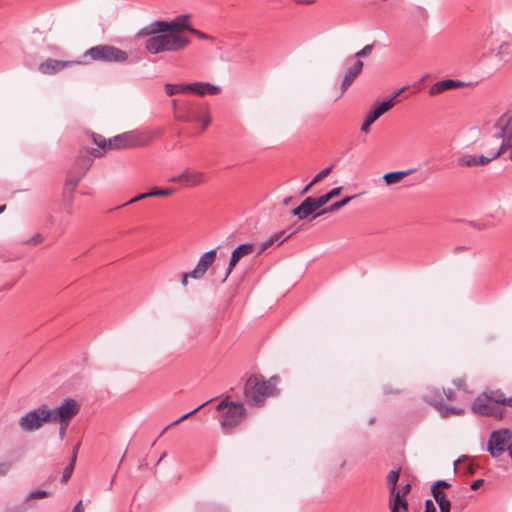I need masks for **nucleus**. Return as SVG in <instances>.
<instances>
[{
  "label": "nucleus",
  "mask_w": 512,
  "mask_h": 512,
  "mask_svg": "<svg viewBox=\"0 0 512 512\" xmlns=\"http://www.w3.org/2000/svg\"><path fill=\"white\" fill-rule=\"evenodd\" d=\"M507 451L509 452V455L512 458V443L508 444Z\"/></svg>",
  "instance_id": "nucleus-63"
},
{
  "label": "nucleus",
  "mask_w": 512,
  "mask_h": 512,
  "mask_svg": "<svg viewBox=\"0 0 512 512\" xmlns=\"http://www.w3.org/2000/svg\"><path fill=\"white\" fill-rule=\"evenodd\" d=\"M492 399V402L497 406V404H506L507 398L505 397L504 393L501 391H495L493 392V395L490 397Z\"/></svg>",
  "instance_id": "nucleus-36"
},
{
  "label": "nucleus",
  "mask_w": 512,
  "mask_h": 512,
  "mask_svg": "<svg viewBox=\"0 0 512 512\" xmlns=\"http://www.w3.org/2000/svg\"><path fill=\"white\" fill-rule=\"evenodd\" d=\"M78 448H79V444H77V445L73 448L72 455H71V458H70V462H69V463H73V466H75V462H76V458H77Z\"/></svg>",
  "instance_id": "nucleus-53"
},
{
  "label": "nucleus",
  "mask_w": 512,
  "mask_h": 512,
  "mask_svg": "<svg viewBox=\"0 0 512 512\" xmlns=\"http://www.w3.org/2000/svg\"><path fill=\"white\" fill-rule=\"evenodd\" d=\"M463 85H464L463 82L453 80V79H446V80L438 81L430 87L429 94L437 95L445 90L461 87Z\"/></svg>",
  "instance_id": "nucleus-21"
},
{
  "label": "nucleus",
  "mask_w": 512,
  "mask_h": 512,
  "mask_svg": "<svg viewBox=\"0 0 512 512\" xmlns=\"http://www.w3.org/2000/svg\"><path fill=\"white\" fill-rule=\"evenodd\" d=\"M92 140L98 146L99 149L92 148L91 150H88L87 153L90 154L91 156L98 158L101 157L105 152L110 150L108 148V140L104 136L93 133Z\"/></svg>",
  "instance_id": "nucleus-22"
},
{
  "label": "nucleus",
  "mask_w": 512,
  "mask_h": 512,
  "mask_svg": "<svg viewBox=\"0 0 512 512\" xmlns=\"http://www.w3.org/2000/svg\"><path fill=\"white\" fill-rule=\"evenodd\" d=\"M238 261H239V259L234 257V255L231 254V258H230V261H229V264H228L225 276L222 279V282H225L227 280L228 276L230 275V273L232 272L233 268L238 263Z\"/></svg>",
  "instance_id": "nucleus-39"
},
{
  "label": "nucleus",
  "mask_w": 512,
  "mask_h": 512,
  "mask_svg": "<svg viewBox=\"0 0 512 512\" xmlns=\"http://www.w3.org/2000/svg\"><path fill=\"white\" fill-rule=\"evenodd\" d=\"M298 4H312L315 0H294Z\"/></svg>",
  "instance_id": "nucleus-61"
},
{
  "label": "nucleus",
  "mask_w": 512,
  "mask_h": 512,
  "mask_svg": "<svg viewBox=\"0 0 512 512\" xmlns=\"http://www.w3.org/2000/svg\"><path fill=\"white\" fill-rule=\"evenodd\" d=\"M313 185H314V184H311V181H310V182H309V183H308V184H307V185L302 189V191H301V195L306 194V193L310 190V188H311Z\"/></svg>",
  "instance_id": "nucleus-60"
},
{
  "label": "nucleus",
  "mask_w": 512,
  "mask_h": 512,
  "mask_svg": "<svg viewBox=\"0 0 512 512\" xmlns=\"http://www.w3.org/2000/svg\"><path fill=\"white\" fill-rule=\"evenodd\" d=\"M414 171H416V169L412 168V169L405 170V171L389 172L383 176V179L385 180L387 185L395 184V183L400 182L404 177L410 175Z\"/></svg>",
  "instance_id": "nucleus-24"
},
{
  "label": "nucleus",
  "mask_w": 512,
  "mask_h": 512,
  "mask_svg": "<svg viewBox=\"0 0 512 512\" xmlns=\"http://www.w3.org/2000/svg\"><path fill=\"white\" fill-rule=\"evenodd\" d=\"M93 159L87 152H82L76 158L71 169L68 172L65 184H64V195L71 201L73 198V192L78 186L80 180L86 175L88 170L91 168Z\"/></svg>",
  "instance_id": "nucleus-5"
},
{
  "label": "nucleus",
  "mask_w": 512,
  "mask_h": 512,
  "mask_svg": "<svg viewBox=\"0 0 512 512\" xmlns=\"http://www.w3.org/2000/svg\"><path fill=\"white\" fill-rule=\"evenodd\" d=\"M505 405L509 406V407H512V397L507 398Z\"/></svg>",
  "instance_id": "nucleus-62"
},
{
  "label": "nucleus",
  "mask_w": 512,
  "mask_h": 512,
  "mask_svg": "<svg viewBox=\"0 0 512 512\" xmlns=\"http://www.w3.org/2000/svg\"><path fill=\"white\" fill-rule=\"evenodd\" d=\"M148 197H150V196L147 195V192L146 193H141V194L135 196L134 198H132L131 200H129L126 204L135 203L137 201L143 200V199L148 198Z\"/></svg>",
  "instance_id": "nucleus-49"
},
{
  "label": "nucleus",
  "mask_w": 512,
  "mask_h": 512,
  "mask_svg": "<svg viewBox=\"0 0 512 512\" xmlns=\"http://www.w3.org/2000/svg\"><path fill=\"white\" fill-rule=\"evenodd\" d=\"M227 395L217 405V411H224L220 424L223 430H230L237 427L245 418L246 409L242 402H231Z\"/></svg>",
  "instance_id": "nucleus-6"
},
{
  "label": "nucleus",
  "mask_w": 512,
  "mask_h": 512,
  "mask_svg": "<svg viewBox=\"0 0 512 512\" xmlns=\"http://www.w3.org/2000/svg\"><path fill=\"white\" fill-rule=\"evenodd\" d=\"M50 495H51V493L49 491L38 489V490H34V491L30 492L26 497V501L42 499V498L48 497Z\"/></svg>",
  "instance_id": "nucleus-30"
},
{
  "label": "nucleus",
  "mask_w": 512,
  "mask_h": 512,
  "mask_svg": "<svg viewBox=\"0 0 512 512\" xmlns=\"http://www.w3.org/2000/svg\"><path fill=\"white\" fill-rule=\"evenodd\" d=\"M431 493H432L437 504H443L449 500L446 497V494L441 489L431 488Z\"/></svg>",
  "instance_id": "nucleus-32"
},
{
  "label": "nucleus",
  "mask_w": 512,
  "mask_h": 512,
  "mask_svg": "<svg viewBox=\"0 0 512 512\" xmlns=\"http://www.w3.org/2000/svg\"><path fill=\"white\" fill-rule=\"evenodd\" d=\"M51 415L49 406L42 404L25 413L18 420V425L24 432H33L40 429L45 423L51 422Z\"/></svg>",
  "instance_id": "nucleus-9"
},
{
  "label": "nucleus",
  "mask_w": 512,
  "mask_h": 512,
  "mask_svg": "<svg viewBox=\"0 0 512 512\" xmlns=\"http://www.w3.org/2000/svg\"><path fill=\"white\" fill-rule=\"evenodd\" d=\"M364 63L362 60L356 59L354 63L347 68L341 83V91L345 92L362 72Z\"/></svg>",
  "instance_id": "nucleus-18"
},
{
  "label": "nucleus",
  "mask_w": 512,
  "mask_h": 512,
  "mask_svg": "<svg viewBox=\"0 0 512 512\" xmlns=\"http://www.w3.org/2000/svg\"><path fill=\"white\" fill-rule=\"evenodd\" d=\"M424 505V512H436V507L431 499H427Z\"/></svg>",
  "instance_id": "nucleus-47"
},
{
  "label": "nucleus",
  "mask_w": 512,
  "mask_h": 512,
  "mask_svg": "<svg viewBox=\"0 0 512 512\" xmlns=\"http://www.w3.org/2000/svg\"><path fill=\"white\" fill-rule=\"evenodd\" d=\"M60 423V428H59V438L61 440L64 439L65 435H66V430L69 426V422H59Z\"/></svg>",
  "instance_id": "nucleus-45"
},
{
  "label": "nucleus",
  "mask_w": 512,
  "mask_h": 512,
  "mask_svg": "<svg viewBox=\"0 0 512 512\" xmlns=\"http://www.w3.org/2000/svg\"><path fill=\"white\" fill-rule=\"evenodd\" d=\"M81 63H82L81 61H75V60L64 61V60H56V59L48 58L39 64L38 70L41 74L53 75L65 68H68V67H71L74 65H78Z\"/></svg>",
  "instance_id": "nucleus-15"
},
{
  "label": "nucleus",
  "mask_w": 512,
  "mask_h": 512,
  "mask_svg": "<svg viewBox=\"0 0 512 512\" xmlns=\"http://www.w3.org/2000/svg\"><path fill=\"white\" fill-rule=\"evenodd\" d=\"M444 394L448 400L454 399V391L451 388L444 389Z\"/></svg>",
  "instance_id": "nucleus-56"
},
{
  "label": "nucleus",
  "mask_w": 512,
  "mask_h": 512,
  "mask_svg": "<svg viewBox=\"0 0 512 512\" xmlns=\"http://www.w3.org/2000/svg\"><path fill=\"white\" fill-rule=\"evenodd\" d=\"M253 250H254V245L253 244L244 243V244H241L238 247H236L232 251L231 254L234 255V257H236V258H238L240 260L242 257L251 254L253 252Z\"/></svg>",
  "instance_id": "nucleus-26"
},
{
  "label": "nucleus",
  "mask_w": 512,
  "mask_h": 512,
  "mask_svg": "<svg viewBox=\"0 0 512 512\" xmlns=\"http://www.w3.org/2000/svg\"><path fill=\"white\" fill-rule=\"evenodd\" d=\"M435 407L442 409L443 417H448L449 415H462L464 413V409L452 407V406H441V403H435Z\"/></svg>",
  "instance_id": "nucleus-29"
},
{
  "label": "nucleus",
  "mask_w": 512,
  "mask_h": 512,
  "mask_svg": "<svg viewBox=\"0 0 512 512\" xmlns=\"http://www.w3.org/2000/svg\"><path fill=\"white\" fill-rule=\"evenodd\" d=\"M149 38L145 41V49L151 54H158L161 52H177L190 44V39L175 33H155L148 35Z\"/></svg>",
  "instance_id": "nucleus-3"
},
{
  "label": "nucleus",
  "mask_w": 512,
  "mask_h": 512,
  "mask_svg": "<svg viewBox=\"0 0 512 512\" xmlns=\"http://www.w3.org/2000/svg\"><path fill=\"white\" fill-rule=\"evenodd\" d=\"M167 181L170 183H179L184 185V171L180 174L169 177Z\"/></svg>",
  "instance_id": "nucleus-41"
},
{
  "label": "nucleus",
  "mask_w": 512,
  "mask_h": 512,
  "mask_svg": "<svg viewBox=\"0 0 512 512\" xmlns=\"http://www.w3.org/2000/svg\"><path fill=\"white\" fill-rule=\"evenodd\" d=\"M453 383H454V385H455L457 388H459V389H460V388H463V387H464V385H465V381H464V379H461V378H458V379L453 380Z\"/></svg>",
  "instance_id": "nucleus-58"
},
{
  "label": "nucleus",
  "mask_w": 512,
  "mask_h": 512,
  "mask_svg": "<svg viewBox=\"0 0 512 512\" xmlns=\"http://www.w3.org/2000/svg\"><path fill=\"white\" fill-rule=\"evenodd\" d=\"M512 121V114L510 112L504 113L498 121L495 123L494 128L496 132L494 133V137L498 139H502V143L500 148L497 152H495L491 157H486L483 155L476 156V155H464L459 158L458 163L460 166L465 167H472V166H479V165H486L490 163L492 160L498 158L500 155H502L507 150V144L504 137L508 133V128L510 126V123Z\"/></svg>",
  "instance_id": "nucleus-2"
},
{
  "label": "nucleus",
  "mask_w": 512,
  "mask_h": 512,
  "mask_svg": "<svg viewBox=\"0 0 512 512\" xmlns=\"http://www.w3.org/2000/svg\"><path fill=\"white\" fill-rule=\"evenodd\" d=\"M341 190H342V187H335L327 193H328L330 199H332V198L338 196L340 194Z\"/></svg>",
  "instance_id": "nucleus-51"
},
{
  "label": "nucleus",
  "mask_w": 512,
  "mask_h": 512,
  "mask_svg": "<svg viewBox=\"0 0 512 512\" xmlns=\"http://www.w3.org/2000/svg\"><path fill=\"white\" fill-rule=\"evenodd\" d=\"M271 245H273L272 241L270 240V238L268 240H266L265 242H263L259 248V251H258V254H261L262 252H264L268 247H270Z\"/></svg>",
  "instance_id": "nucleus-50"
},
{
  "label": "nucleus",
  "mask_w": 512,
  "mask_h": 512,
  "mask_svg": "<svg viewBox=\"0 0 512 512\" xmlns=\"http://www.w3.org/2000/svg\"><path fill=\"white\" fill-rule=\"evenodd\" d=\"M331 199L328 195V193L324 194V195H321L319 197H315V201L318 205L319 208H321L322 206H324L327 202H329Z\"/></svg>",
  "instance_id": "nucleus-42"
},
{
  "label": "nucleus",
  "mask_w": 512,
  "mask_h": 512,
  "mask_svg": "<svg viewBox=\"0 0 512 512\" xmlns=\"http://www.w3.org/2000/svg\"><path fill=\"white\" fill-rule=\"evenodd\" d=\"M506 144H507V146H508V147H507V149H508V148H511V151H510V154H509V160H511V161H512V146H511L507 141H506Z\"/></svg>",
  "instance_id": "nucleus-64"
},
{
  "label": "nucleus",
  "mask_w": 512,
  "mask_h": 512,
  "mask_svg": "<svg viewBox=\"0 0 512 512\" xmlns=\"http://www.w3.org/2000/svg\"><path fill=\"white\" fill-rule=\"evenodd\" d=\"M406 88L405 87H402L400 88L399 90H397L393 95L392 97L389 99V100H392V102L395 103V99L405 90Z\"/></svg>",
  "instance_id": "nucleus-59"
},
{
  "label": "nucleus",
  "mask_w": 512,
  "mask_h": 512,
  "mask_svg": "<svg viewBox=\"0 0 512 512\" xmlns=\"http://www.w3.org/2000/svg\"><path fill=\"white\" fill-rule=\"evenodd\" d=\"M357 196L358 195L347 196L339 201H336V202L332 203L330 206H328V207L322 209L321 211L317 212L316 214H314V216L312 218L315 219L324 214L334 213L337 210L344 207L345 205H347L352 199L356 198Z\"/></svg>",
  "instance_id": "nucleus-23"
},
{
  "label": "nucleus",
  "mask_w": 512,
  "mask_h": 512,
  "mask_svg": "<svg viewBox=\"0 0 512 512\" xmlns=\"http://www.w3.org/2000/svg\"><path fill=\"white\" fill-rule=\"evenodd\" d=\"M411 490V484L407 483L406 485H404L401 489V495H403V497L406 496V494H408Z\"/></svg>",
  "instance_id": "nucleus-57"
},
{
  "label": "nucleus",
  "mask_w": 512,
  "mask_h": 512,
  "mask_svg": "<svg viewBox=\"0 0 512 512\" xmlns=\"http://www.w3.org/2000/svg\"><path fill=\"white\" fill-rule=\"evenodd\" d=\"M450 487H451L450 483H448L446 480H438L435 483H433L431 486V488H433V489H441V488L447 489Z\"/></svg>",
  "instance_id": "nucleus-43"
},
{
  "label": "nucleus",
  "mask_w": 512,
  "mask_h": 512,
  "mask_svg": "<svg viewBox=\"0 0 512 512\" xmlns=\"http://www.w3.org/2000/svg\"><path fill=\"white\" fill-rule=\"evenodd\" d=\"M319 209L315 197H306L303 202L292 210V214L299 220L306 219L308 216L316 214Z\"/></svg>",
  "instance_id": "nucleus-17"
},
{
  "label": "nucleus",
  "mask_w": 512,
  "mask_h": 512,
  "mask_svg": "<svg viewBox=\"0 0 512 512\" xmlns=\"http://www.w3.org/2000/svg\"><path fill=\"white\" fill-rule=\"evenodd\" d=\"M186 88H188L189 92L195 93L199 96L204 95H217L221 92V88L219 86L210 84L208 82H194L187 84Z\"/></svg>",
  "instance_id": "nucleus-20"
},
{
  "label": "nucleus",
  "mask_w": 512,
  "mask_h": 512,
  "mask_svg": "<svg viewBox=\"0 0 512 512\" xmlns=\"http://www.w3.org/2000/svg\"><path fill=\"white\" fill-rule=\"evenodd\" d=\"M173 113L177 120L181 122H201L202 131H204L211 122L206 110L199 104L173 100Z\"/></svg>",
  "instance_id": "nucleus-4"
},
{
  "label": "nucleus",
  "mask_w": 512,
  "mask_h": 512,
  "mask_svg": "<svg viewBox=\"0 0 512 512\" xmlns=\"http://www.w3.org/2000/svg\"><path fill=\"white\" fill-rule=\"evenodd\" d=\"M373 48V44L365 45L361 50L354 54V57L361 60V58L368 56L372 52Z\"/></svg>",
  "instance_id": "nucleus-35"
},
{
  "label": "nucleus",
  "mask_w": 512,
  "mask_h": 512,
  "mask_svg": "<svg viewBox=\"0 0 512 512\" xmlns=\"http://www.w3.org/2000/svg\"><path fill=\"white\" fill-rule=\"evenodd\" d=\"M72 512H84L83 502L80 500L75 507L73 508Z\"/></svg>",
  "instance_id": "nucleus-55"
},
{
  "label": "nucleus",
  "mask_w": 512,
  "mask_h": 512,
  "mask_svg": "<svg viewBox=\"0 0 512 512\" xmlns=\"http://www.w3.org/2000/svg\"><path fill=\"white\" fill-rule=\"evenodd\" d=\"M293 233H290L289 235H285V231H279V232H276L274 233L273 235L270 236V240L272 241V243H276V242H279V244H282L285 240H287L288 238H290V236L292 235Z\"/></svg>",
  "instance_id": "nucleus-34"
},
{
  "label": "nucleus",
  "mask_w": 512,
  "mask_h": 512,
  "mask_svg": "<svg viewBox=\"0 0 512 512\" xmlns=\"http://www.w3.org/2000/svg\"><path fill=\"white\" fill-rule=\"evenodd\" d=\"M216 255V249H212L210 251L205 252L198 260V263L196 264L195 268L191 271L192 279H201L206 274L207 270L211 267V265L214 263Z\"/></svg>",
  "instance_id": "nucleus-16"
},
{
  "label": "nucleus",
  "mask_w": 512,
  "mask_h": 512,
  "mask_svg": "<svg viewBox=\"0 0 512 512\" xmlns=\"http://www.w3.org/2000/svg\"><path fill=\"white\" fill-rule=\"evenodd\" d=\"M80 405L75 399L67 398L63 403L51 409V422H71V420L78 414Z\"/></svg>",
  "instance_id": "nucleus-12"
},
{
  "label": "nucleus",
  "mask_w": 512,
  "mask_h": 512,
  "mask_svg": "<svg viewBox=\"0 0 512 512\" xmlns=\"http://www.w3.org/2000/svg\"><path fill=\"white\" fill-rule=\"evenodd\" d=\"M186 86L187 84H166L165 91L168 96H173L175 94L189 92Z\"/></svg>",
  "instance_id": "nucleus-28"
},
{
  "label": "nucleus",
  "mask_w": 512,
  "mask_h": 512,
  "mask_svg": "<svg viewBox=\"0 0 512 512\" xmlns=\"http://www.w3.org/2000/svg\"><path fill=\"white\" fill-rule=\"evenodd\" d=\"M174 192L173 188H161V189H153L147 192V195L150 197H165L169 196Z\"/></svg>",
  "instance_id": "nucleus-31"
},
{
  "label": "nucleus",
  "mask_w": 512,
  "mask_h": 512,
  "mask_svg": "<svg viewBox=\"0 0 512 512\" xmlns=\"http://www.w3.org/2000/svg\"><path fill=\"white\" fill-rule=\"evenodd\" d=\"M393 496H394V500L392 503H390L391 512H399L400 508L403 511H407L408 503H407L405 497H403V495H401V492L397 491L395 493V495H393Z\"/></svg>",
  "instance_id": "nucleus-25"
},
{
  "label": "nucleus",
  "mask_w": 512,
  "mask_h": 512,
  "mask_svg": "<svg viewBox=\"0 0 512 512\" xmlns=\"http://www.w3.org/2000/svg\"><path fill=\"white\" fill-rule=\"evenodd\" d=\"M440 512H451V501L448 500L443 504H438Z\"/></svg>",
  "instance_id": "nucleus-48"
},
{
  "label": "nucleus",
  "mask_w": 512,
  "mask_h": 512,
  "mask_svg": "<svg viewBox=\"0 0 512 512\" xmlns=\"http://www.w3.org/2000/svg\"><path fill=\"white\" fill-rule=\"evenodd\" d=\"M73 470H74V466H73V463H69L64 471H63V474H62V478H61V481L62 482H67L69 480V478L71 477L72 473H73Z\"/></svg>",
  "instance_id": "nucleus-40"
},
{
  "label": "nucleus",
  "mask_w": 512,
  "mask_h": 512,
  "mask_svg": "<svg viewBox=\"0 0 512 512\" xmlns=\"http://www.w3.org/2000/svg\"><path fill=\"white\" fill-rule=\"evenodd\" d=\"M207 181V175L203 171H198L191 168L184 170V186L193 188L204 184Z\"/></svg>",
  "instance_id": "nucleus-19"
},
{
  "label": "nucleus",
  "mask_w": 512,
  "mask_h": 512,
  "mask_svg": "<svg viewBox=\"0 0 512 512\" xmlns=\"http://www.w3.org/2000/svg\"><path fill=\"white\" fill-rule=\"evenodd\" d=\"M188 278H192V274H191V271L190 272H186V273H183L182 276H181V284L183 286H187L188 284Z\"/></svg>",
  "instance_id": "nucleus-52"
},
{
  "label": "nucleus",
  "mask_w": 512,
  "mask_h": 512,
  "mask_svg": "<svg viewBox=\"0 0 512 512\" xmlns=\"http://www.w3.org/2000/svg\"><path fill=\"white\" fill-rule=\"evenodd\" d=\"M400 470H391L387 475V484L391 495H395Z\"/></svg>",
  "instance_id": "nucleus-27"
},
{
  "label": "nucleus",
  "mask_w": 512,
  "mask_h": 512,
  "mask_svg": "<svg viewBox=\"0 0 512 512\" xmlns=\"http://www.w3.org/2000/svg\"><path fill=\"white\" fill-rule=\"evenodd\" d=\"M44 239L45 238H44V236L42 234L36 233L31 238H29L28 240L24 241V244L31 245V246H36V245L41 244L44 241Z\"/></svg>",
  "instance_id": "nucleus-38"
},
{
  "label": "nucleus",
  "mask_w": 512,
  "mask_h": 512,
  "mask_svg": "<svg viewBox=\"0 0 512 512\" xmlns=\"http://www.w3.org/2000/svg\"><path fill=\"white\" fill-rule=\"evenodd\" d=\"M511 440V430L506 428L494 430L489 436L487 451L493 458H498L507 450L508 444Z\"/></svg>",
  "instance_id": "nucleus-11"
},
{
  "label": "nucleus",
  "mask_w": 512,
  "mask_h": 512,
  "mask_svg": "<svg viewBox=\"0 0 512 512\" xmlns=\"http://www.w3.org/2000/svg\"><path fill=\"white\" fill-rule=\"evenodd\" d=\"M332 171V166L327 167L323 170H321L318 174L314 176V178L311 180V184H316L322 179H324L326 176H328Z\"/></svg>",
  "instance_id": "nucleus-37"
},
{
  "label": "nucleus",
  "mask_w": 512,
  "mask_h": 512,
  "mask_svg": "<svg viewBox=\"0 0 512 512\" xmlns=\"http://www.w3.org/2000/svg\"><path fill=\"white\" fill-rule=\"evenodd\" d=\"M11 465L12 464L10 462L0 463V477L5 476L8 473V471L11 468Z\"/></svg>",
  "instance_id": "nucleus-44"
},
{
  "label": "nucleus",
  "mask_w": 512,
  "mask_h": 512,
  "mask_svg": "<svg viewBox=\"0 0 512 512\" xmlns=\"http://www.w3.org/2000/svg\"><path fill=\"white\" fill-rule=\"evenodd\" d=\"M483 482V479H477L471 484L470 488L472 490H477L480 486H482Z\"/></svg>",
  "instance_id": "nucleus-54"
},
{
  "label": "nucleus",
  "mask_w": 512,
  "mask_h": 512,
  "mask_svg": "<svg viewBox=\"0 0 512 512\" xmlns=\"http://www.w3.org/2000/svg\"><path fill=\"white\" fill-rule=\"evenodd\" d=\"M188 18V15H180L169 22L161 20L154 21L149 25L144 26L137 33V37H148V35L162 32L175 33L181 35L180 33L183 30L189 31L191 28Z\"/></svg>",
  "instance_id": "nucleus-7"
},
{
  "label": "nucleus",
  "mask_w": 512,
  "mask_h": 512,
  "mask_svg": "<svg viewBox=\"0 0 512 512\" xmlns=\"http://www.w3.org/2000/svg\"><path fill=\"white\" fill-rule=\"evenodd\" d=\"M212 401V399L202 403L201 405H199L198 407H196L194 410L184 414L183 416H181L180 418H178L177 420H175L174 422L171 423V425H176V424H179L180 422H182L183 420L189 418L190 416H192L194 413L198 412L201 408H203L205 405H207L208 403H210Z\"/></svg>",
  "instance_id": "nucleus-33"
},
{
  "label": "nucleus",
  "mask_w": 512,
  "mask_h": 512,
  "mask_svg": "<svg viewBox=\"0 0 512 512\" xmlns=\"http://www.w3.org/2000/svg\"><path fill=\"white\" fill-rule=\"evenodd\" d=\"M279 381L278 376H272L266 380L261 374L251 375L244 385L246 401L256 407L262 406L268 397L277 395Z\"/></svg>",
  "instance_id": "nucleus-1"
},
{
  "label": "nucleus",
  "mask_w": 512,
  "mask_h": 512,
  "mask_svg": "<svg viewBox=\"0 0 512 512\" xmlns=\"http://www.w3.org/2000/svg\"><path fill=\"white\" fill-rule=\"evenodd\" d=\"M472 410L483 416H495L502 418V413H497L498 407L492 402V399L486 394L479 395L473 401Z\"/></svg>",
  "instance_id": "nucleus-13"
},
{
  "label": "nucleus",
  "mask_w": 512,
  "mask_h": 512,
  "mask_svg": "<svg viewBox=\"0 0 512 512\" xmlns=\"http://www.w3.org/2000/svg\"><path fill=\"white\" fill-rule=\"evenodd\" d=\"M191 33H193L194 35H196L199 39H213V37L191 27L190 30H189Z\"/></svg>",
  "instance_id": "nucleus-46"
},
{
  "label": "nucleus",
  "mask_w": 512,
  "mask_h": 512,
  "mask_svg": "<svg viewBox=\"0 0 512 512\" xmlns=\"http://www.w3.org/2000/svg\"><path fill=\"white\" fill-rule=\"evenodd\" d=\"M394 106L392 100H385L376 104L366 115L364 122L361 125V130L365 133L370 131V126L385 112Z\"/></svg>",
  "instance_id": "nucleus-14"
},
{
  "label": "nucleus",
  "mask_w": 512,
  "mask_h": 512,
  "mask_svg": "<svg viewBox=\"0 0 512 512\" xmlns=\"http://www.w3.org/2000/svg\"><path fill=\"white\" fill-rule=\"evenodd\" d=\"M152 137L147 133L131 131L116 135L108 139V148L113 149H129L143 147L150 143Z\"/></svg>",
  "instance_id": "nucleus-10"
},
{
  "label": "nucleus",
  "mask_w": 512,
  "mask_h": 512,
  "mask_svg": "<svg viewBox=\"0 0 512 512\" xmlns=\"http://www.w3.org/2000/svg\"><path fill=\"white\" fill-rule=\"evenodd\" d=\"M83 57L91 61L123 63L128 59V54L115 46L101 44L86 50Z\"/></svg>",
  "instance_id": "nucleus-8"
}]
</instances>
